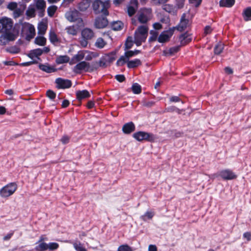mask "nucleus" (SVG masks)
<instances>
[{"instance_id":"nucleus-1","label":"nucleus","mask_w":251,"mask_h":251,"mask_svg":"<svg viewBox=\"0 0 251 251\" xmlns=\"http://www.w3.org/2000/svg\"><path fill=\"white\" fill-rule=\"evenodd\" d=\"M149 28L147 25L139 26L134 33V43L137 46H140L145 42L148 34Z\"/></svg>"},{"instance_id":"nucleus-2","label":"nucleus","mask_w":251,"mask_h":251,"mask_svg":"<svg viewBox=\"0 0 251 251\" xmlns=\"http://www.w3.org/2000/svg\"><path fill=\"white\" fill-rule=\"evenodd\" d=\"M92 6L96 14L101 13L104 16L109 15L108 9L110 7L109 0H106L104 2L100 0H96L93 3Z\"/></svg>"},{"instance_id":"nucleus-3","label":"nucleus","mask_w":251,"mask_h":251,"mask_svg":"<svg viewBox=\"0 0 251 251\" xmlns=\"http://www.w3.org/2000/svg\"><path fill=\"white\" fill-rule=\"evenodd\" d=\"M81 35L80 44L82 47L85 48L88 45V41L94 37L95 33L92 29L86 27L82 30Z\"/></svg>"},{"instance_id":"nucleus-4","label":"nucleus","mask_w":251,"mask_h":251,"mask_svg":"<svg viewBox=\"0 0 251 251\" xmlns=\"http://www.w3.org/2000/svg\"><path fill=\"white\" fill-rule=\"evenodd\" d=\"M13 22L10 18L3 17L0 19V33L13 32L12 31Z\"/></svg>"},{"instance_id":"nucleus-5","label":"nucleus","mask_w":251,"mask_h":251,"mask_svg":"<svg viewBox=\"0 0 251 251\" xmlns=\"http://www.w3.org/2000/svg\"><path fill=\"white\" fill-rule=\"evenodd\" d=\"M17 189V185L16 183H9L0 190V195L2 198L8 197L13 195Z\"/></svg>"},{"instance_id":"nucleus-6","label":"nucleus","mask_w":251,"mask_h":251,"mask_svg":"<svg viewBox=\"0 0 251 251\" xmlns=\"http://www.w3.org/2000/svg\"><path fill=\"white\" fill-rule=\"evenodd\" d=\"M138 20L140 23L145 24L151 18V8H141L137 14Z\"/></svg>"},{"instance_id":"nucleus-7","label":"nucleus","mask_w":251,"mask_h":251,"mask_svg":"<svg viewBox=\"0 0 251 251\" xmlns=\"http://www.w3.org/2000/svg\"><path fill=\"white\" fill-rule=\"evenodd\" d=\"M133 137L138 141L146 140L149 142H153L156 139L155 136L152 133L145 131L136 132L133 134Z\"/></svg>"},{"instance_id":"nucleus-8","label":"nucleus","mask_w":251,"mask_h":251,"mask_svg":"<svg viewBox=\"0 0 251 251\" xmlns=\"http://www.w3.org/2000/svg\"><path fill=\"white\" fill-rule=\"evenodd\" d=\"M73 70L76 74H80L82 72H90L93 71L90 67V63L84 61L78 62L74 66Z\"/></svg>"},{"instance_id":"nucleus-9","label":"nucleus","mask_w":251,"mask_h":251,"mask_svg":"<svg viewBox=\"0 0 251 251\" xmlns=\"http://www.w3.org/2000/svg\"><path fill=\"white\" fill-rule=\"evenodd\" d=\"M175 27L170 28L167 30L163 31L158 37V41L160 43L168 42L174 33Z\"/></svg>"},{"instance_id":"nucleus-10","label":"nucleus","mask_w":251,"mask_h":251,"mask_svg":"<svg viewBox=\"0 0 251 251\" xmlns=\"http://www.w3.org/2000/svg\"><path fill=\"white\" fill-rule=\"evenodd\" d=\"M16 38V35L14 32L2 33L0 36V45L5 46L10 42L14 41Z\"/></svg>"},{"instance_id":"nucleus-11","label":"nucleus","mask_w":251,"mask_h":251,"mask_svg":"<svg viewBox=\"0 0 251 251\" xmlns=\"http://www.w3.org/2000/svg\"><path fill=\"white\" fill-rule=\"evenodd\" d=\"M106 16L100 15L97 16L94 22V26L98 29H101L106 27L108 24V21Z\"/></svg>"},{"instance_id":"nucleus-12","label":"nucleus","mask_w":251,"mask_h":251,"mask_svg":"<svg viewBox=\"0 0 251 251\" xmlns=\"http://www.w3.org/2000/svg\"><path fill=\"white\" fill-rule=\"evenodd\" d=\"M23 32L26 34V38L32 39L35 35V29L33 25L29 23H25L23 25Z\"/></svg>"},{"instance_id":"nucleus-13","label":"nucleus","mask_w":251,"mask_h":251,"mask_svg":"<svg viewBox=\"0 0 251 251\" xmlns=\"http://www.w3.org/2000/svg\"><path fill=\"white\" fill-rule=\"evenodd\" d=\"M65 16L68 21L72 22L77 21H82L80 18V13L75 9L67 12L65 14Z\"/></svg>"},{"instance_id":"nucleus-14","label":"nucleus","mask_w":251,"mask_h":251,"mask_svg":"<svg viewBox=\"0 0 251 251\" xmlns=\"http://www.w3.org/2000/svg\"><path fill=\"white\" fill-rule=\"evenodd\" d=\"M55 83L58 89H67L71 87V81L69 79H63L60 77L55 79Z\"/></svg>"},{"instance_id":"nucleus-15","label":"nucleus","mask_w":251,"mask_h":251,"mask_svg":"<svg viewBox=\"0 0 251 251\" xmlns=\"http://www.w3.org/2000/svg\"><path fill=\"white\" fill-rule=\"evenodd\" d=\"M138 8V0H131L127 7V12L129 16L131 17L136 13Z\"/></svg>"},{"instance_id":"nucleus-16","label":"nucleus","mask_w":251,"mask_h":251,"mask_svg":"<svg viewBox=\"0 0 251 251\" xmlns=\"http://www.w3.org/2000/svg\"><path fill=\"white\" fill-rule=\"evenodd\" d=\"M219 175L225 180H231L236 178V175L230 170L226 169L220 172Z\"/></svg>"},{"instance_id":"nucleus-17","label":"nucleus","mask_w":251,"mask_h":251,"mask_svg":"<svg viewBox=\"0 0 251 251\" xmlns=\"http://www.w3.org/2000/svg\"><path fill=\"white\" fill-rule=\"evenodd\" d=\"M35 6L37 10L39 11V15L43 16L46 7V3L44 0H34Z\"/></svg>"},{"instance_id":"nucleus-18","label":"nucleus","mask_w":251,"mask_h":251,"mask_svg":"<svg viewBox=\"0 0 251 251\" xmlns=\"http://www.w3.org/2000/svg\"><path fill=\"white\" fill-rule=\"evenodd\" d=\"M87 52V50H80L78 51L77 54H75L72 58L70 64H74L77 62H79L83 60L85 57V53Z\"/></svg>"},{"instance_id":"nucleus-19","label":"nucleus","mask_w":251,"mask_h":251,"mask_svg":"<svg viewBox=\"0 0 251 251\" xmlns=\"http://www.w3.org/2000/svg\"><path fill=\"white\" fill-rule=\"evenodd\" d=\"M185 18L186 14L184 13L181 16L179 24L175 28H176L178 30L181 31L187 27L189 21Z\"/></svg>"},{"instance_id":"nucleus-20","label":"nucleus","mask_w":251,"mask_h":251,"mask_svg":"<svg viewBox=\"0 0 251 251\" xmlns=\"http://www.w3.org/2000/svg\"><path fill=\"white\" fill-rule=\"evenodd\" d=\"M135 129V126L134 123L132 122L125 124L122 128L123 132L125 134H129L134 131Z\"/></svg>"},{"instance_id":"nucleus-21","label":"nucleus","mask_w":251,"mask_h":251,"mask_svg":"<svg viewBox=\"0 0 251 251\" xmlns=\"http://www.w3.org/2000/svg\"><path fill=\"white\" fill-rule=\"evenodd\" d=\"M179 40L180 42L181 45L184 46L189 43L192 40L191 35L189 34L188 32L182 34L179 37Z\"/></svg>"},{"instance_id":"nucleus-22","label":"nucleus","mask_w":251,"mask_h":251,"mask_svg":"<svg viewBox=\"0 0 251 251\" xmlns=\"http://www.w3.org/2000/svg\"><path fill=\"white\" fill-rule=\"evenodd\" d=\"M39 68L42 71L47 73H53L56 71V69L53 66H51L47 63L40 64Z\"/></svg>"},{"instance_id":"nucleus-23","label":"nucleus","mask_w":251,"mask_h":251,"mask_svg":"<svg viewBox=\"0 0 251 251\" xmlns=\"http://www.w3.org/2000/svg\"><path fill=\"white\" fill-rule=\"evenodd\" d=\"M42 54L41 49L38 48L31 50L27 54V56L31 59L36 58L39 59V56Z\"/></svg>"},{"instance_id":"nucleus-24","label":"nucleus","mask_w":251,"mask_h":251,"mask_svg":"<svg viewBox=\"0 0 251 251\" xmlns=\"http://www.w3.org/2000/svg\"><path fill=\"white\" fill-rule=\"evenodd\" d=\"M77 99L79 100H81L85 98L90 97V94L89 92L86 90L77 91L76 93Z\"/></svg>"},{"instance_id":"nucleus-25","label":"nucleus","mask_w":251,"mask_h":251,"mask_svg":"<svg viewBox=\"0 0 251 251\" xmlns=\"http://www.w3.org/2000/svg\"><path fill=\"white\" fill-rule=\"evenodd\" d=\"M49 40L54 45H57L60 42L56 34L52 30H50L49 32Z\"/></svg>"},{"instance_id":"nucleus-26","label":"nucleus","mask_w":251,"mask_h":251,"mask_svg":"<svg viewBox=\"0 0 251 251\" xmlns=\"http://www.w3.org/2000/svg\"><path fill=\"white\" fill-rule=\"evenodd\" d=\"M48 28L47 24L43 22H40L38 25V31L39 34L43 35L46 32Z\"/></svg>"},{"instance_id":"nucleus-27","label":"nucleus","mask_w":251,"mask_h":251,"mask_svg":"<svg viewBox=\"0 0 251 251\" xmlns=\"http://www.w3.org/2000/svg\"><path fill=\"white\" fill-rule=\"evenodd\" d=\"M141 65V61L139 59H135L128 61L127 66L128 68H134Z\"/></svg>"},{"instance_id":"nucleus-28","label":"nucleus","mask_w":251,"mask_h":251,"mask_svg":"<svg viewBox=\"0 0 251 251\" xmlns=\"http://www.w3.org/2000/svg\"><path fill=\"white\" fill-rule=\"evenodd\" d=\"M123 26V23L120 21H114L111 24V27L114 30H120Z\"/></svg>"},{"instance_id":"nucleus-29","label":"nucleus","mask_w":251,"mask_h":251,"mask_svg":"<svg viewBox=\"0 0 251 251\" xmlns=\"http://www.w3.org/2000/svg\"><path fill=\"white\" fill-rule=\"evenodd\" d=\"M242 15L245 21H251V7H248L245 9Z\"/></svg>"},{"instance_id":"nucleus-30","label":"nucleus","mask_w":251,"mask_h":251,"mask_svg":"<svg viewBox=\"0 0 251 251\" xmlns=\"http://www.w3.org/2000/svg\"><path fill=\"white\" fill-rule=\"evenodd\" d=\"M90 6V1L88 0L82 1L78 4V9L81 11H85Z\"/></svg>"},{"instance_id":"nucleus-31","label":"nucleus","mask_w":251,"mask_h":251,"mask_svg":"<svg viewBox=\"0 0 251 251\" xmlns=\"http://www.w3.org/2000/svg\"><path fill=\"white\" fill-rule=\"evenodd\" d=\"M235 3V0H221L219 2L220 6L231 7Z\"/></svg>"},{"instance_id":"nucleus-32","label":"nucleus","mask_w":251,"mask_h":251,"mask_svg":"<svg viewBox=\"0 0 251 251\" xmlns=\"http://www.w3.org/2000/svg\"><path fill=\"white\" fill-rule=\"evenodd\" d=\"M106 44V42L101 37H99L96 40V41L95 43V46L97 48L101 49L103 48Z\"/></svg>"},{"instance_id":"nucleus-33","label":"nucleus","mask_w":251,"mask_h":251,"mask_svg":"<svg viewBox=\"0 0 251 251\" xmlns=\"http://www.w3.org/2000/svg\"><path fill=\"white\" fill-rule=\"evenodd\" d=\"M78 26H70L66 27V30L67 32L72 35H76L78 32Z\"/></svg>"},{"instance_id":"nucleus-34","label":"nucleus","mask_w":251,"mask_h":251,"mask_svg":"<svg viewBox=\"0 0 251 251\" xmlns=\"http://www.w3.org/2000/svg\"><path fill=\"white\" fill-rule=\"evenodd\" d=\"M154 215V212L147 211L144 215H142L140 218L144 221H147L152 218Z\"/></svg>"},{"instance_id":"nucleus-35","label":"nucleus","mask_w":251,"mask_h":251,"mask_svg":"<svg viewBox=\"0 0 251 251\" xmlns=\"http://www.w3.org/2000/svg\"><path fill=\"white\" fill-rule=\"evenodd\" d=\"M73 245L76 251H87L80 242H74L73 243Z\"/></svg>"},{"instance_id":"nucleus-36","label":"nucleus","mask_w":251,"mask_h":251,"mask_svg":"<svg viewBox=\"0 0 251 251\" xmlns=\"http://www.w3.org/2000/svg\"><path fill=\"white\" fill-rule=\"evenodd\" d=\"M39 244L35 248L36 251H45L47 250L48 244L45 242H37Z\"/></svg>"},{"instance_id":"nucleus-37","label":"nucleus","mask_w":251,"mask_h":251,"mask_svg":"<svg viewBox=\"0 0 251 251\" xmlns=\"http://www.w3.org/2000/svg\"><path fill=\"white\" fill-rule=\"evenodd\" d=\"M131 89L133 93L135 94H139L141 93V86L137 83H133Z\"/></svg>"},{"instance_id":"nucleus-38","label":"nucleus","mask_w":251,"mask_h":251,"mask_svg":"<svg viewBox=\"0 0 251 251\" xmlns=\"http://www.w3.org/2000/svg\"><path fill=\"white\" fill-rule=\"evenodd\" d=\"M36 44L39 46H44L46 43V39L42 36H37L34 40Z\"/></svg>"},{"instance_id":"nucleus-39","label":"nucleus","mask_w":251,"mask_h":251,"mask_svg":"<svg viewBox=\"0 0 251 251\" xmlns=\"http://www.w3.org/2000/svg\"><path fill=\"white\" fill-rule=\"evenodd\" d=\"M151 36L149 38V42H152L158 40V33L157 31L151 30L150 31Z\"/></svg>"},{"instance_id":"nucleus-40","label":"nucleus","mask_w":251,"mask_h":251,"mask_svg":"<svg viewBox=\"0 0 251 251\" xmlns=\"http://www.w3.org/2000/svg\"><path fill=\"white\" fill-rule=\"evenodd\" d=\"M128 59L127 57L125 55H122L120 57V58L117 60L116 62V64L118 66H122L124 65L126 63H127L128 61Z\"/></svg>"},{"instance_id":"nucleus-41","label":"nucleus","mask_w":251,"mask_h":251,"mask_svg":"<svg viewBox=\"0 0 251 251\" xmlns=\"http://www.w3.org/2000/svg\"><path fill=\"white\" fill-rule=\"evenodd\" d=\"M69 61V57L67 55L60 56L57 58L56 62L57 64L67 63Z\"/></svg>"},{"instance_id":"nucleus-42","label":"nucleus","mask_w":251,"mask_h":251,"mask_svg":"<svg viewBox=\"0 0 251 251\" xmlns=\"http://www.w3.org/2000/svg\"><path fill=\"white\" fill-rule=\"evenodd\" d=\"M57 9V6L54 5L49 6L47 9L48 16L50 17H53Z\"/></svg>"},{"instance_id":"nucleus-43","label":"nucleus","mask_w":251,"mask_h":251,"mask_svg":"<svg viewBox=\"0 0 251 251\" xmlns=\"http://www.w3.org/2000/svg\"><path fill=\"white\" fill-rule=\"evenodd\" d=\"M26 15L30 17L35 16V8L34 6L30 5L26 11Z\"/></svg>"},{"instance_id":"nucleus-44","label":"nucleus","mask_w":251,"mask_h":251,"mask_svg":"<svg viewBox=\"0 0 251 251\" xmlns=\"http://www.w3.org/2000/svg\"><path fill=\"white\" fill-rule=\"evenodd\" d=\"M224 49V45L221 43L218 44L214 48V52L216 54H220Z\"/></svg>"},{"instance_id":"nucleus-45","label":"nucleus","mask_w":251,"mask_h":251,"mask_svg":"<svg viewBox=\"0 0 251 251\" xmlns=\"http://www.w3.org/2000/svg\"><path fill=\"white\" fill-rule=\"evenodd\" d=\"M6 51L11 53H17L20 52V49L16 46H12L6 49Z\"/></svg>"},{"instance_id":"nucleus-46","label":"nucleus","mask_w":251,"mask_h":251,"mask_svg":"<svg viewBox=\"0 0 251 251\" xmlns=\"http://www.w3.org/2000/svg\"><path fill=\"white\" fill-rule=\"evenodd\" d=\"M117 251H133L132 248L126 244L120 246Z\"/></svg>"},{"instance_id":"nucleus-47","label":"nucleus","mask_w":251,"mask_h":251,"mask_svg":"<svg viewBox=\"0 0 251 251\" xmlns=\"http://www.w3.org/2000/svg\"><path fill=\"white\" fill-rule=\"evenodd\" d=\"M115 53L112 52L106 54L105 56V57L106 58L107 61H108V62H112L115 60Z\"/></svg>"},{"instance_id":"nucleus-48","label":"nucleus","mask_w":251,"mask_h":251,"mask_svg":"<svg viewBox=\"0 0 251 251\" xmlns=\"http://www.w3.org/2000/svg\"><path fill=\"white\" fill-rule=\"evenodd\" d=\"M58 247L59 245L58 243L55 242H50L48 244L47 250L52 251L56 250Z\"/></svg>"},{"instance_id":"nucleus-49","label":"nucleus","mask_w":251,"mask_h":251,"mask_svg":"<svg viewBox=\"0 0 251 251\" xmlns=\"http://www.w3.org/2000/svg\"><path fill=\"white\" fill-rule=\"evenodd\" d=\"M23 10L21 8H17L13 11V16L15 19L19 17L23 13Z\"/></svg>"},{"instance_id":"nucleus-50","label":"nucleus","mask_w":251,"mask_h":251,"mask_svg":"<svg viewBox=\"0 0 251 251\" xmlns=\"http://www.w3.org/2000/svg\"><path fill=\"white\" fill-rule=\"evenodd\" d=\"M131 39H132L131 37L127 38L126 41L125 45V50L129 49L132 47V46L133 45V43H132V41Z\"/></svg>"},{"instance_id":"nucleus-51","label":"nucleus","mask_w":251,"mask_h":251,"mask_svg":"<svg viewBox=\"0 0 251 251\" xmlns=\"http://www.w3.org/2000/svg\"><path fill=\"white\" fill-rule=\"evenodd\" d=\"M163 9L168 13H171L174 12V7L170 4H165L163 6Z\"/></svg>"},{"instance_id":"nucleus-52","label":"nucleus","mask_w":251,"mask_h":251,"mask_svg":"<svg viewBox=\"0 0 251 251\" xmlns=\"http://www.w3.org/2000/svg\"><path fill=\"white\" fill-rule=\"evenodd\" d=\"M7 8L11 10H15L17 8V3L15 2H11L8 4Z\"/></svg>"},{"instance_id":"nucleus-53","label":"nucleus","mask_w":251,"mask_h":251,"mask_svg":"<svg viewBox=\"0 0 251 251\" xmlns=\"http://www.w3.org/2000/svg\"><path fill=\"white\" fill-rule=\"evenodd\" d=\"M75 0H63L61 6L64 7H68Z\"/></svg>"},{"instance_id":"nucleus-54","label":"nucleus","mask_w":251,"mask_h":251,"mask_svg":"<svg viewBox=\"0 0 251 251\" xmlns=\"http://www.w3.org/2000/svg\"><path fill=\"white\" fill-rule=\"evenodd\" d=\"M142 104L144 106H146L147 107H151L154 105V102L153 101L144 100L142 101Z\"/></svg>"},{"instance_id":"nucleus-55","label":"nucleus","mask_w":251,"mask_h":251,"mask_svg":"<svg viewBox=\"0 0 251 251\" xmlns=\"http://www.w3.org/2000/svg\"><path fill=\"white\" fill-rule=\"evenodd\" d=\"M47 96L51 100H53L55 98L56 94L53 91L49 90L47 91Z\"/></svg>"},{"instance_id":"nucleus-56","label":"nucleus","mask_w":251,"mask_h":251,"mask_svg":"<svg viewBox=\"0 0 251 251\" xmlns=\"http://www.w3.org/2000/svg\"><path fill=\"white\" fill-rule=\"evenodd\" d=\"M107 61L106 58H101L99 61V65L100 67H105L106 62Z\"/></svg>"},{"instance_id":"nucleus-57","label":"nucleus","mask_w":251,"mask_h":251,"mask_svg":"<svg viewBox=\"0 0 251 251\" xmlns=\"http://www.w3.org/2000/svg\"><path fill=\"white\" fill-rule=\"evenodd\" d=\"M179 49V47L178 46L171 48L169 50V53L170 54H173L177 52L178 51Z\"/></svg>"},{"instance_id":"nucleus-58","label":"nucleus","mask_w":251,"mask_h":251,"mask_svg":"<svg viewBox=\"0 0 251 251\" xmlns=\"http://www.w3.org/2000/svg\"><path fill=\"white\" fill-rule=\"evenodd\" d=\"M153 4L155 5L164 4L167 2L168 0H151Z\"/></svg>"},{"instance_id":"nucleus-59","label":"nucleus","mask_w":251,"mask_h":251,"mask_svg":"<svg viewBox=\"0 0 251 251\" xmlns=\"http://www.w3.org/2000/svg\"><path fill=\"white\" fill-rule=\"evenodd\" d=\"M115 78L120 82H122L125 80V77L123 75H117L115 76Z\"/></svg>"},{"instance_id":"nucleus-60","label":"nucleus","mask_w":251,"mask_h":251,"mask_svg":"<svg viewBox=\"0 0 251 251\" xmlns=\"http://www.w3.org/2000/svg\"><path fill=\"white\" fill-rule=\"evenodd\" d=\"M69 141L70 137L67 135L63 136L61 139V141L64 144H66L68 143L69 142Z\"/></svg>"},{"instance_id":"nucleus-61","label":"nucleus","mask_w":251,"mask_h":251,"mask_svg":"<svg viewBox=\"0 0 251 251\" xmlns=\"http://www.w3.org/2000/svg\"><path fill=\"white\" fill-rule=\"evenodd\" d=\"M176 5L178 8H181L183 7L185 0H176Z\"/></svg>"},{"instance_id":"nucleus-62","label":"nucleus","mask_w":251,"mask_h":251,"mask_svg":"<svg viewBox=\"0 0 251 251\" xmlns=\"http://www.w3.org/2000/svg\"><path fill=\"white\" fill-rule=\"evenodd\" d=\"M14 234V231H12L8 233L7 235H6L3 238L4 241L9 240L11 237L13 236Z\"/></svg>"},{"instance_id":"nucleus-63","label":"nucleus","mask_w":251,"mask_h":251,"mask_svg":"<svg viewBox=\"0 0 251 251\" xmlns=\"http://www.w3.org/2000/svg\"><path fill=\"white\" fill-rule=\"evenodd\" d=\"M212 28L209 25H207L204 28V33L205 34H208L210 33L212 31Z\"/></svg>"},{"instance_id":"nucleus-64","label":"nucleus","mask_w":251,"mask_h":251,"mask_svg":"<svg viewBox=\"0 0 251 251\" xmlns=\"http://www.w3.org/2000/svg\"><path fill=\"white\" fill-rule=\"evenodd\" d=\"M243 237L247 239V240L249 241H251V234L250 232H245L244 234H243Z\"/></svg>"}]
</instances>
